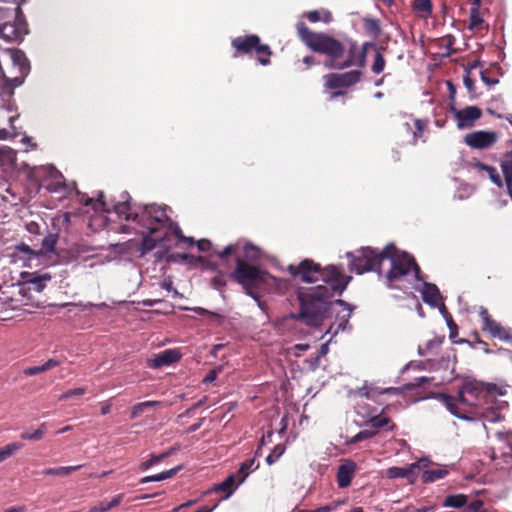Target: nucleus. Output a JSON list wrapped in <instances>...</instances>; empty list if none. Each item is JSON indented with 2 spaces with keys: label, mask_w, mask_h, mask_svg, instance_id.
Wrapping results in <instances>:
<instances>
[{
  "label": "nucleus",
  "mask_w": 512,
  "mask_h": 512,
  "mask_svg": "<svg viewBox=\"0 0 512 512\" xmlns=\"http://www.w3.org/2000/svg\"><path fill=\"white\" fill-rule=\"evenodd\" d=\"M430 463V460L426 457L419 459L418 461L411 463L405 470L407 471L408 479L411 483L414 482L417 471L426 468Z\"/></svg>",
  "instance_id": "obj_25"
},
{
  "label": "nucleus",
  "mask_w": 512,
  "mask_h": 512,
  "mask_svg": "<svg viewBox=\"0 0 512 512\" xmlns=\"http://www.w3.org/2000/svg\"><path fill=\"white\" fill-rule=\"evenodd\" d=\"M451 113L459 129L470 128L482 116V110L477 106H468L464 109L451 107Z\"/></svg>",
  "instance_id": "obj_11"
},
{
  "label": "nucleus",
  "mask_w": 512,
  "mask_h": 512,
  "mask_svg": "<svg viewBox=\"0 0 512 512\" xmlns=\"http://www.w3.org/2000/svg\"><path fill=\"white\" fill-rule=\"evenodd\" d=\"M332 511V507L329 506V505H326V506H322V507H319L317 509H313V510H302L300 512H331Z\"/></svg>",
  "instance_id": "obj_64"
},
{
  "label": "nucleus",
  "mask_w": 512,
  "mask_h": 512,
  "mask_svg": "<svg viewBox=\"0 0 512 512\" xmlns=\"http://www.w3.org/2000/svg\"><path fill=\"white\" fill-rule=\"evenodd\" d=\"M434 509H435L434 506H424V507L415 508V509L406 507L405 512H432V511H434Z\"/></svg>",
  "instance_id": "obj_59"
},
{
  "label": "nucleus",
  "mask_w": 512,
  "mask_h": 512,
  "mask_svg": "<svg viewBox=\"0 0 512 512\" xmlns=\"http://www.w3.org/2000/svg\"><path fill=\"white\" fill-rule=\"evenodd\" d=\"M498 139V135L493 131H475L468 133L464 137V142L474 149H486L493 146Z\"/></svg>",
  "instance_id": "obj_12"
},
{
  "label": "nucleus",
  "mask_w": 512,
  "mask_h": 512,
  "mask_svg": "<svg viewBox=\"0 0 512 512\" xmlns=\"http://www.w3.org/2000/svg\"><path fill=\"white\" fill-rule=\"evenodd\" d=\"M483 417L488 422H497L501 419V414L499 412V408L494 410L491 408L490 410L483 413Z\"/></svg>",
  "instance_id": "obj_46"
},
{
  "label": "nucleus",
  "mask_w": 512,
  "mask_h": 512,
  "mask_svg": "<svg viewBox=\"0 0 512 512\" xmlns=\"http://www.w3.org/2000/svg\"><path fill=\"white\" fill-rule=\"evenodd\" d=\"M480 315L484 323V330H488L493 337L507 339V331L501 327L499 323L490 318L486 309H482Z\"/></svg>",
  "instance_id": "obj_18"
},
{
  "label": "nucleus",
  "mask_w": 512,
  "mask_h": 512,
  "mask_svg": "<svg viewBox=\"0 0 512 512\" xmlns=\"http://www.w3.org/2000/svg\"><path fill=\"white\" fill-rule=\"evenodd\" d=\"M255 50L259 54H263L264 53L267 56H269L271 54L269 46L268 45H262V44H260V42L257 44V46H255Z\"/></svg>",
  "instance_id": "obj_62"
},
{
  "label": "nucleus",
  "mask_w": 512,
  "mask_h": 512,
  "mask_svg": "<svg viewBox=\"0 0 512 512\" xmlns=\"http://www.w3.org/2000/svg\"><path fill=\"white\" fill-rule=\"evenodd\" d=\"M465 512H483V502L479 499L465 505Z\"/></svg>",
  "instance_id": "obj_49"
},
{
  "label": "nucleus",
  "mask_w": 512,
  "mask_h": 512,
  "mask_svg": "<svg viewBox=\"0 0 512 512\" xmlns=\"http://www.w3.org/2000/svg\"><path fill=\"white\" fill-rule=\"evenodd\" d=\"M181 469H182V466L179 465V466H176V467H174L172 469H169V470H166V471H163V472L159 473L160 481H163V480H166V479H169V478L173 477Z\"/></svg>",
  "instance_id": "obj_50"
},
{
  "label": "nucleus",
  "mask_w": 512,
  "mask_h": 512,
  "mask_svg": "<svg viewBox=\"0 0 512 512\" xmlns=\"http://www.w3.org/2000/svg\"><path fill=\"white\" fill-rule=\"evenodd\" d=\"M86 389L83 388V387H78V388H75V389H70L64 393L61 394V396L59 397L60 400H66L70 397H74V396H81L85 393Z\"/></svg>",
  "instance_id": "obj_47"
},
{
  "label": "nucleus",
  "mask_w": 512,
  "mask_h": 512,
  "mask_svg": "<svg viewBox=\"0 0 512 512\" xmlns=\"http://www.w3.org/2000/svg\"><path fill=\"white\" fill-rule=\"evenodd\" d=\"M483 24V19L479 13L478 7H472L470 10V17H469V26L468 28L470 30H475L480 28V26Z\"/></svg>",
  "instance_id": "obj_35"
},
{
  "label": "nucleus",
  "mask_w": 512,
  "mask_h": 512,
  "mask_svg": "<svg viewBox=\"0 0 512 512\" xmlns=\"http://www.w3.org/2000/svg\"><path fill=\"white\" fill-rule=\"evenodd\" d=\"M385 475L389 479H396V478H407V471L405 470V467H390L386 470Z\"/></svg>",
  "instance_id": "obj_37"
},
{
  "label": "nucleus",
  "mask_w": 512,
  "mask_h": 512,
  "mask_svg": "<svg viewBox=\"0 0 512 512\" xmlns=\"http://www.w3.org/2000/svg\"><path fill=\"white\" fill-rule=\"evenodd\" d=\"M467 496L464 494L449 495L443 502L444 507L462 508L467 504Z\"/></svg>",
  "instance_id": "obj_26"
},
{
  "label": "nucleus",
  "mask_w": 512,
  "mask_h": 512,
  "mask_svg": "<svg viewBox=\"0 0 512 512\" xmlns=\"http://www.w3.org/2000/svg\"><path fill=\"white\" fill-rule=\"evenodd\" d=\"M255 458H251L243 462L237 471L238 484H241L248 477L249 473L258 468Z\"/></svg>",
  "instance_id": "obj_24"
},
{
  "label": "nucleus",
  "mask_w": 512,
  "mask_h": 512,
  "mask_svg": "<svg viewBox=\"0 0 512 512\" xmlns=\"http://www.w3.org/2000/svg\"><path fill=\"white\" fill-rule=\"evenodd\" d=\"M414 125H415L416 130L413 132V138H414V142H416V138L418 136H421L423 133V130L425 128V123L420 119H415Z\"/></svg>",
  "instance_id": "obj_52"
},
{
  "label": "nucleus",
  "mask_w": 512,
  "mask_h": 512,
  "mask_svg": "<svg viewBox=\"0 0 512 512\" xmlns=\"http://www.w3.org/2000/svg\"><path fill=\"white\" fill-rule=\"evenodd\" d=\"M384 68H385V59L382 56V54L380 53V51L376 50V54H375L371 69H372L373 73L380 74L381 72H383Z\"/></svg>",
  "instance_id": "obj_39"
},
{
  "label": "nucleus",
  "mask_w": 512,
  "mask_h": 512,
  "mask_svg": "<svg viewBox=\"0 0 512 512\" xmlns=\"http://www.w3.org/2000/svg\"><path fill=\"white\" fill-rule=\"evenodd\" d=\"M361 71L352 70L345 73H331L324 76L325 87L327 89H338L349 87L360 81Z\"/></svg>",
  "instance_id": "obj_10"
},
{
  "label": "nucleus",
  "mask_w": 512,
  "mask_h": 512,
  "mask_svg": "<svg viewBox=\"0 0 512 512\" xmlns=\"http://www.w3.org/2000/svg\"><path fill=\"white\" fill-rule=\"evenodd\" d=\"M145 410L146 409L143 407V405L141 403L136 404L135 406L132 407L131 418L135 419V418L139 417L140 415H142L145 412Z\"/></svg>",
  "instance_id": "obj_57"
},
{
  "label": "nucleus",
  "mask_w": 512,
  "mask_h": 512,
  "mask_svg": "<svg viewBox=\"0 0 512 512\" xmlns=\"http://www.w3.org/2000/svg\"><path fill=\"white\" fill-rule=\"evenodd\" d=\"M222 370V366L217 367L216 369L210 370L207 375L203 379V383H212L216 380L218 373Z\"/></svg>",
  "instance_id": "obj_51"
},
{
  "label": "nucleus",
  "mask_w": 512,
  "mask_h": 512,
  "mask_svg": "<svg viewBox=\"0 0 512 512\" xmlns=\"http://www.w3.org/2000/svg\"><path fill=\"white\" fill-rule=\"evenodd\" d=\"M448 475L446 466H438L435 469L425 470L422 474L423 483H433L437 480L443 479Z\"/></svg>",
  "instance_id": "obj_21"
},
{
  "label": "nucleus",
  "mask_w": 512,
  "mask_h": 512,
  "mask_svg": "<svg viewBox=\"0 0 512 512\" xmlns=\"http://www.w3.org/2000/svg\"><path fill=\"white\" fill-rule=\"evenodd\" d=\"M375 435H376V431H371V429L362 430V431H360L359 433H357V434L352 438V442H353V443L360 442V441H362V440L372 438V437H373V436H375Z\"/></svg>",
  "instance_id": "obj_45"
},
{
  "label": "nucleus",
  "mask_w": 512,
  "mask_h": 512,
  "mask_svg": "<svg viewBox=\"0 0 512 512\" xmlns=\"http://www.w3.org/2000/svg\"><path fill=\"white\" fill-rule=\"evenodd\" d=\"M463 83L469 92L474 91V81L468 75L464 76Z\"/></svg>",
  "instance_id": "obj_63"
},
{
  "label": "nucleus",
  "mask_w": 512,
  "mask_h": 512,
  "mask_svg": "<svg viewBox=\"0 0 512 512\" xmlns=\"http://www.w3.org/2000/svg\"><path fill=\"white\" fill-rule=\"evenodd\" d=\"M244 256L247 260H257L260 257V250L258 247L247 243L244 246Z\"/></svg>",
  "instance_id": "obj_41"
},
{
  "label": "nucleus",
  "mask_w": 512,
  "mask_h": 512,
  "mask_svg": "<svg viewBox=\"0 0 512 512\" xmlns=\"http://www.w3.org/2000/svg\"><path fill=\"white\" fill-rule=\"evenodd\" d=\"M237 475L228 476L222 483L215 485V491H226L225 499L229 498L234 491Z\"/></svg>",
  "instance_id": "obj_28"
},
{
  "label": "nucleus",
  "mask_w": 512,
  "mask_h": 512,
  "mask_svg": "<svg viewBox=\"0 0 512 512\" xmlns=\"http://www.w3.org/2000/svg\"><path fill=\"white\" fill-rule=\"evenodd\" d=\"M109 510H111V508H110L108 502H101L98 505L90 508V510L88 512H107Z\"/></svg>",
  "instance_id": "obj_56"
},
{
  "label": "nucleus",
  "mask_w": 512,
  "mask_h": 512,
  "mask_svg": "<svg viewBox=\"0 0 512 512\" xmlns=\"http://www.w3.org/2000/svg\"><path fill=\"white\" fill-rule=\"evenodd\" d=\"M436 399H438L452 415L462 420H471V418L461 412L458 404H465L474 407L478 406L477 402L473 401L467 396V394L462 392V388L459 390L457 397L440 393L436 396Z\"/></svg>",
  "instance_id": "obj_8"
},
{
  "label": "nucleus",
  "mask_w": 512,
  "mask_h": 512,
  "mask_svg": "<svg viewBox=\"0 0 512 512\" xmlns=\"http://www.w3.org/2000/svg\"><path fill=\"white\" fill-rule=\"evenodd\" d=\"M44 370L42 368V365L34 366V367H27L23 370V374L26 376H33L39 373H43Z\"/></svg>",
  "instance_id": "obj_55"
},
{
  "label": "nucleus",
  "mask_w": 512,
  "mask_h": 512,
  "mask_svg": "<svg viewBox=\"0 0 512 512\" xmlns=\"http://www.w3.org/2000/svg\"><path fill=\"white\" fill-rule=\"evenodd\" d=\"M289 271L293 275H300L305 282L324 283L307 290H299L300 310L297 314H291V318L310 327H320L328 315L335 314L336 320L327 332L333 331L335 335L344 331L353 309L343 300L333 303L331 299L335 293L341 294L345 290L351 277L343 275L336 266L322 269L319 264L308 259L298 266L290 265Z\"/></svg>",
  "instance_id": "obj_1"
},
{
  "label": "nucleus",
  "mask_w": 512,
  "mask_h": 512,
  "mask_svg": "<svg viewBox=\"0 0 512 512\" xmlns=\"http://www.w3.org/2000/svg\"><path fill=\"white\" fill-rule=\"evenodd\" d=\"M348 257H352L350 269L358 274L368 271H376L382 276L380 264L384 260L390 261V269L385 275V283L389 288L396 287L395 283L402 280L411 271L417 280H420V268L416 264L413 257L405 252H400L393 244L387 245L382 251L366 247L358 251V255L347 253Z\"/></svg>",
  "instance_id": "obj_3"
},
{
  "label": "nucleus",
  "mask_w": 512,
  "mask_h": 512,
  "mask_svg": "<svg viewBox=\"0 0 512 512\" xmlns=\"http://www.w3.org/2000/svg\"><path fill=\"white\" fill-rule=\"evenodd\" d=\"M421 294L423 301L432 307H436L441 299L439 289L435 284L424 282Z\"/></svg>",
  "instance_id": "obj_19"
},
{
  "label": "nucleus",
  "mask_w": 512,
  "mask_h": 512,
  "mask_svg": "<svg viewBox=\"0 0 512 512\" xmlns=\"http://www.w3.org/2000/svg\"><path fill=\"white\" fill-rule=\"evenodd\" d=\"M47 432V426L45 423L39 425V427L33 431H24L20 434V438L23 440L38 441L41 440L44 434Z\"/></svg>",
  "instance_id": "obj_27"
},
{
  "label": "nucleus",
  "mask_w": 512,
  "mask_h": 512,
  "mask_svg": "<svg viewBox=\"0 0 512 512\" xmlns=\"http://www.w3.org/2000/svg\"><path fill=\"white\" fill-rule=\"evenodd\" d=\"M475 167L479 171H485L487 173L489 179L491 180V182L494 183L496 186H498L499 188L503 187L502 178L495 167L489 166L482 162H476Z\"/></svg>",
  "instance_id": "obj_22"
},
{
  "label": "nucleus",
  "mask_w": 512,
  "mask_h": 512,
  "mask_svg": "<svg viewBox=\"0 0 512 512\" xmlns=\"http://www.w3.org/2000/svg\"><path fill=\"white\" fill-rule=\"evenodd\" d=\"M285 452V446L278 444L274 447L272 452L266 457L268 465L274 464Z\"/></svg>",
  "instance_id": "obj_38"
},
{
  "label": "nucleus",
  "mask_w": 512,
  "mask_h": 512,
  "mask_svg": "<svg viewBox=\"0 0 512 512\" xmlns=\"http://www.w3.org/2000/svg\"><path fill=\"white\" fill-rule=\"evenodd\" d=\"M57 243V236L54 234H49L46 236L42 241V248L48 252L51 253L54 251L55 246Z\"/></svg>",
  "instance_id": "obj_42"
},
{
  "label": "nucleus",
  "mask_w": 512,
  "mask_h": 512,
  "mask_svg": "<svg viewBox=\"0 0 512 512\" xmlns=\"http://www.w3.org/2000/svg\"><path fill=\"white\" fill-rule=\"evenodd\" d=\"M297 31L309 48L328 57L324 62L327 69L343 70L351 66L363 68L366 64V49L368 46H373L370 43H364L358 47L352 40L342 43L326 34L310 31L303 22L297 24Z\"/></svg>",
  "instance_id": "obj_2"
},
{
  "label": "nucleus",
  "mask_w": 512,
  "mask_h": 512,
  "mask_svg": "<svg viewBox=\"0 0 512 512\" xmlns=\"http://www.w3.org/2000/svg\"><path fill=\"white\" fill-rule=\"evenodd\" d=\"M123 498H124L123 493L114 496L112 498V500L108 502L110 508L112 509V508L118 506L121 503V501L123 500Z\"/></svg>",
  "instance_id": "obj_61"
},
{
  "label": "nucleus",
  "mask_w": 512,
  "mask_h": 512,
  "mask_svg": "<svg viewBox=\"0 0 512 512\" xmlns=\"http://www.w3.org/2000/svg\"><path fill=\"white\" fill-rule=\"evenodd\" d=\"M306 17H307V19L310 22H313V23L314 22H318V21H323L325 23H329L332 20V15L327 10H322V11L314 10V11H310V12L307 13Z\"/></svg>",
  "instance_id": "obj_32"
},
{
  "label": "nucleus",
  "mask_w": 512,
  "mask_h": 512,
  "mask_svg": "<svg viewBox=\"0 0 512 512\" xmlns=\"http://www.w3.org/2000/svg\"><path fill=\"white\" fill-rule=\"evenodd\" d=\"M81 467H82V465L48 468V469H45L42 472V474L47 475V476H67L70 473L79 470Z\"/></svg>",
  "instance_id": "obj_29"
},
{
  "label": "nucleus",
  "mask_w": 512,
  "mask_h": 512,
  "mask_svg": "<svg viewBox=\"0 0 512 512\" xmlns=\"http://www.w3.org/2000/svg\"><path fill=\"white\" fill-rule=\"evenodd\" d=\"M355 410L359 416L365 419V423L372 428L371 431L377 432L390 422V419L387 416L377 414V409H373L371 412H364L363 406L356 404Z\"/></svg>",
  "instance_id": "obj_14"
},
{
  "label": "nucleus",
  "mask_w": 512,
  "mask_h": 512,
  "mask_svg": "<svg viewBox=\"0 0 512 512\" xmlns=\"http://www.w3.org/2000/svg\"><path fill=\"white\" fill-rule=\"evenodd\" d=\"M443 341H444V336L434 337L433 339L429 340L425 344V346L418 347V354L420 356H426L428 354H437Z\"/></svg>",
  "instance_id": "obj_23"
},
{
  "label": "nucleus",
  "mask_w": 512,
  "mask_h": 512,
  "mask_svg": "<svg viewBox=\"0 0 512 512\" xmlns=\"http://www.w3.org/2000/svg\"><path fill=\"white\" fill-rule=\"evenodd\" d=\"M129 199L130 196L127 192L122 193L121 200L113 205V210L119 218L135 221V213H138L139 207H131Z\"/></svg>",
  "instance_id": "obj_16"
},
{
  "label": "nucleus",
  "mask_w": 512,
  "mask_h": 512,
  "mask_svg": "<svg viewBox=\"0 0 512 512\" xmlns=\"http://www.w3.org/2000/svg\"><path fill=\"white\" fill-rule=\"evenodd\" d=\"M60 361L57 360V359H54V358H50L48 359L44 364H42V368L45 371H48L56 366H59L60 365Z\"/></svg>",
  "instance_id": "obj_58"
},
{
  "label": "nucleus",
  "mask_w": 512,
  "mask_h": 512,
  "mask_svg": "<svg viewBox=\"0 0 512 512\" xmlns=\"http://www.w3.org/2000/svg\"><path fill=\"white\" fill-rule=\"evenodd\" d=\"M16 251L20 253H24L28 255V258L31 259L32 257H38L40 253L35 252L32 250L28 245L21 243L15 247Z\"/></svg>",
  "instance_id": "obj_48"
},
{
  "label": "nucleus",
  "mask_w": 512,
  "mask_h": 512,
  "mask_svg": "<svg viewBox=\"0 0 512 512\" xmlns=\"http://www.w3.org/2000/svg\"><path fill=\"white\" fill-rule=\"evenodd\" d=\"M30 66L25 54L18 49H3L0 55V88L11 94L22 85Z\"/></svg>",
  "instance_id": "obj_4"
},
{
  "label": "nucleus",
  "mask_w": 512,
  "mask_h": 512,
  "mask_svg": "<svg viewBox=\"0 0 512 512\" xmlns=\"http://www.w3.org/2000/svg\"><path fill=\"white\" fill-rule=\"evenodd\" d=\"M260 42V39L256 35H250L247 37H237L232 41L233 47L237 49V51L248 53L252 49H255V46Z\"/></svg>",
  "instance_id": "obj_20"
},
{
  "label": "nucleus",
  "mask_w": 512,
  "mask_h": 512,
  "mask_svg": "<svg viewBox=\"0 0 512 512\" xmlns=\"http://www.w3.org/2000/svg\"><path fill=\"white\" fill-rule=\"evenodd\" d=\"M181 354L176 349H167L161 353L155 355L153 358L148 360V366L150 368H160L162 366L173 364L179 361Z\"/></svg>",
  "instance_id": "obj_15"
},
{
  "label": "nucleus",
  "mask_w": 512,
  "mask_h": 512,
  "mask_svg": "<svg viewBox=\"0 0 512 512\" xmlns=\"http://www.w3.org/2000/svg\"><path fill=\"white\" fill-rule=\"evenodd\" d=\"M168 221L169 217L166 213V206L145 205L139 207L138 213H135V222L145 227L149 233H156Z\"/></svg>",
  "instance_id": "obj_6"
},
{
  "label": "nucleus",
  "mask_w": 512,
  "mask_h": 512,
  "mask_svg": "<svg viewBox=\"0 0 512 512\" xmlns=\"http://www.w3.org/2000/svg\"><path fill=\"white\" fill-rule=\"evenodd\" d=\"M428 381H429V378H427L425 376L418 377L414 380V382L407 384L406 388L409 390L415 389L417 387L422 386L424 383H427Z\"/></svg>",
  "instance_id": "obj_53"
},
{
  "label": "nucleus",
  "mask_w": 512,
  "mask_h": 512,
  "mask_svg": "<svg viewBox=\"0 0 512 512\" xmlns=\"http://www.w3.org/2000/svg\"><path fill=\"white\" fill-rule=\"evenodd\" d=\"M168 233L174 234L180 242H184L188 245H193V243H194L193 238L186 237L183 235L182 230L176 223H172V222L169 223L166 234H168Z\"/></svg>",
  "instance_id": "obj_34"
},
{
  "label": "nucleus",
  "mask_w": 512,
  "mask_h": 512,
  "mask_svg": "<svg viewBox=\"0 0 512 512\" xmlns=\"http://www.w3.org/2000/svg\"><path fill=\"white\" fill-rule=\"evenodd\" d=\"M197 247L200 251H207L211 247V242L206 239L199 240L197 242Z\"/></svg>",
  "instance_id": "obj_60"
},
{
  "label": "nucleus",
  "mask_w": 512,
  "mask_h": 512,
  "mask_svg": "<svg viewBox=\"0 0 512 512\" xmlns=\"http://www.w3.org/2000/svg\"><path fill=\"white\" fill-rule=\"evenodd\" d=\"M356 471V464L351 460L342 463L337 472V482L340 488H346L351 484Z\"/></svg>",
  "instance_id": "obj_17"
},
{
  "label": "nucleus",
  "mask_w": 512,
  "mask_h": 512,
  "mask_svg": "<svg viewBox=\"0 0 512 512\" xmlns=\"http://www.w3.org/2000/svg\"><path fill=\"white\" fill-rule=\"evenodd\" d=\"M169 455H170V452H165V453H162L159 455H152L150 459H148L147 461H143L139 465V468L142 471H146V470L150 469L152 466L160 463L163 459H165Z\"/></svg>",
  "instance_id": "obj_36"
},
{
  "label": "nucleus",
  "mask_w": 512,
  "mask_h": 512,
  "mask_svg": "<svg viewBox=\"0 0 512 512\" xmlns=\"http://www.w3.org/2000/svg\"><path fill=\"white\" fill-rule=\"evenodd\" d=\"M236 249H237V245H228L227 247H225L222 251L218 252V256L221 258V259H224L226 258L227 256L233 254L236 252Z\"/></svg>",
  "instance_id": "obj_54"
},
{
  "label": "nucleus",
  "mask_w": 512,
  "mask_h": 512,
  "mask_svg": "<svg viewBox=\"0 0 512 512\" xmlns=\"http://www.w3.org/2000/svg\"><path fill=\"white\" fill-rule=\"evenodd\" d=\"M413 8L420 16L427 18L432 12L431 0H414Z\"/></svg>",
  "instance_id": "obj_30"
},
{
  "label": "nucleus",
  "mask_w": 512,
  "mask_h": 512,
  "mask_svg": "<svg viewBox=\"0 0 512 512\" xmlns=\"http://www.w3.org/2000/svg\"><path fill=\"white\" fill-rule=\"evenodd\" d=\"M232 278L244 287L262 279V271L255 266L248 265L245 261L237 259V264Z\"/></svg>",
  "instance_id": "obj_9"
},
{
  "label": "nucleus",
  "mask_w": 512,
  "mask_h": 512,
  "mask_svg": "<svg viewBox=\"0 0 512 512\" xmlns=\"http://www.w3.org/2000/svg\"><path fill=\"white\" fill-rule=\"evenodd\" d=\"M186 310L193 311L199 315H205L209 318L211 321H220L222 319V316L218 313L208 311L202 307H192V308H185Z\"/></svg>",
  "instance_id": "obj_40"
},
{
  "label": "nucleus",
  "mask_w": 512,
  "mask_h": 512,
  "mask_svg": "<svg viewBox=\"0 0 512 512\" xmlns=\"http://www.w3.org/2000/svg\"><path fill=\"white\" fill-rule=\"evenodd\" d=\"M142 234H143V239H142V252L143 253L153 250L156 247L158 242L164 240L163 237L153 238L150 235L151 233H149V231L147 233L142 232Z\"/></svg>",
  "instance_id": "obj_33"
},
{
  "label": "nucleus",
  "mask_w": 512,
  "mask_h": 512,
  "mask_svg": "<svg viewBox=\"0 0 512 512\" xmlns=\"http://www.w3.org/2000/svg\"><path fill=\"white\" fill-rule=\"evenodd\" d=\"M23 447L22 443L12 442L3 447H0V462H4L13 456L18 450Z\"/></svg>",
  "instance_id": "obj_31"
},
{
  "label": "nucleus",
  "mask_w": 512,
  "mask_h": 512,
  "mask_svg": "<svg viewBox=\"0 0 512 512\" xmlns=\"http://www.w3.org/2000/svg\"><path fill=\"white\" fill-rule=\"evenodd\" d=\"M351 394L354 396L365 397L367 399H370L374 397L375 392L373 389H369L367 386H363L352 391Z\"/></svg>",
  "instance_id": "obj_44"
},
{
  "label": "nucleus",
  "mask_w": 512,
  "mask_h": 512,
  "mask_svg": "<svg viewBox=\"0 0 512 512\" xmlns=\"http://www.w3.org/2000/svg\"><path fill=\"white\" fill-rule=\"evenodd\" d=\"M102 198H103L102 193L99 195V198L96 201H94L91 198H87V200L85 201V205H93V208L95 210L101 209V210L110 212V208L107 206V204L103 201Z\"/></svg>",
  "instance_id": "obj_43"
},
{
  "label": "nucleus",
  "mask_w": 512,
  "mask_h": 512,
  "mask_svg": "<svg viewBox=\"0 0 512 512\" xmlns=\"http://www.w3.org/2000/svg\"><path fill=\"white\" fill-rule=\"evenodd\" d=\"M21 279L23 286H27L29 290L41 293L47 286V283L51 281L52 277L49 273L38 274L35 272H22Z\"/></svg>",
  "instance_id": "obj_13"
},
{
  "label": "nucleus",
  "mask_w": 512,
  "mask_h": 512,
  "mask_svg": "<svg viewBox=\"0 0 512 512\" xmlns=\"http://www.w3.org/2000/svg\"><path fill=\"white\" fill-rule=\"evenodd\" d=\"M462 392L479 404L482 398H484L486 402H489L495 395H505L506 389L504 387H498L493 383L484 384L477 381H467L462 386Z\"/></svg>",
  "instance_id": "obj_7"
},
{
  "label": "nucleus",
  "mask_w": 512,
  "mask_h": 512,
  "mask_svg": "<svg viewBox=\"0 0 512 512\" xmlns=\"http://www.w3.org/2000/svg\"><path fill=\"white\" fill-rule=\"evenodd\" d=\"M12 2L16 5L14 8L0 7V38L7 42H20L27 34V25L17 0Z\"/></svg>",
  "instance_id": "obj_5"
}]
</instances>
